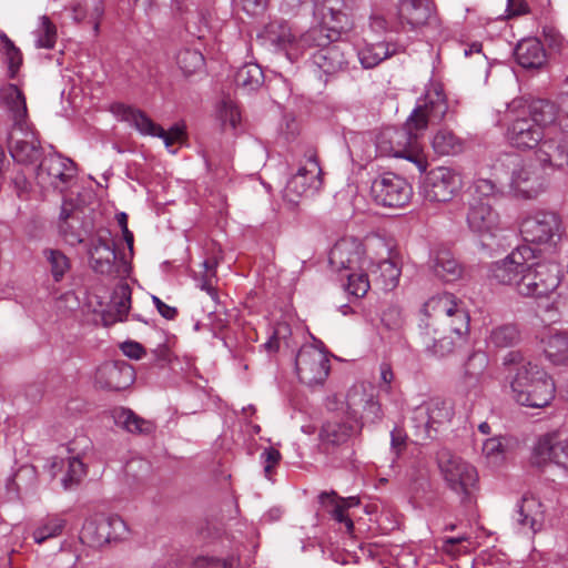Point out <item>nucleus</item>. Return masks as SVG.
Instances as JSON below:
<instances>
[{"label":"nucleus","instance_id":"nucleus-1","mask_svg":"<svg viewBox=\"0 0 568 568\" xmlns=\"http://www.w3.org/2000/svg\"><path fill=\"white\" fill-rule=\"evenodd\" d=\"M318 11L321 24L300 34L286 24H270L266 30L270 42L294 62L305 54L306 45L339 40L341 36L352 28L345 0H323Z\"/></svg>","mask_w":568,"mask_h":568},{"label":"nucleus","instance_id":"nucleus-2","mask_svg":"<svg viewBox=\"0 0 568 568\" xmlns=\"http://www.w3.org/2000/svg\"><path fill=\"white\" fill-rule=\"evenodd\" d=\"M423 344L427 352L445 357L455 349L456 342L469 333V315L463 303L452 293L428 298L423 307Z\"/></svg>","mask_w":568,"mask_h":568},{"label":"nucleus","instance_id":"nucleus-3","mask_svg":"<svg viewBox=\"0 0 568 568\" xmlns=\"http://www.w3.org/2000/svg\"><path fill=\"white\" fill-rule=\"evenodd\" d=\"M557 119V105L548 100L524 103L514 100L507 105L506 139L518 150H531L542 142L545 130Z\"/></svg>","mask_w":568,"mask_h":568},{"label":"nucleus","instance_id":"nucleus-4","mask_svg":"<svg viewBox=\"0 0 568 568\" xmlns=\"http://www.w3.org/2000/svg\"><path fill=\"white\" fill-rule=\"evenodd\" d=\"M505 366H514L509 378L513 399L526 407L542 408L555 397L552 378L538 365L525 361L520 352L511 351L503 359Z\"/></svg>","mask_w":568,"mask_h":568},{"label":"nucleus","instance_id":"nucleus-5","mask_svg":"<svg viewBox=\"0 0 568 568\" xmlns=\"http://www.w3.org/2000/svg\"><path fill=\"white\" fill-rule=\"evenodd\" d=\"M424 131L409 125V118L403 128H385L376 138V149L381 155L403 158L413 162L420 172L426 171L428 162L424 154L422 138Z\"/></svg>","mask_w":568,"mask_h":568},{"label":"nucleus","instance_id":"nucleus-6","mask_svg":"<svg viewBox=\"0 0 568 568\" xmlns=\"http://www.w3.org/2000/svg\"><path fill=\"white\" fill-rule=\"evenodd\" d=\"M364 385H354L347 392L345 416L333 415L322 425L320 439L324 444L343 445L361 434L362 424L356 418V406L362 402Z\"/></svg>","mask_w":568,"mask_h":568},{"label":"nucleus","instance_id":"nucleus-7","mask_svg":"<svg viewBox=\"0 0 568 568\" xmlns=\"http://www.w3.org/2000/svg\"><path fill=\"white\" fill-rule=\"evenodd\" d=\"M90 263L94 272L111 278H125L131 265L124 258H118L109 231H99L89 247Z\"/></svg>","mask_w":568,"mask_h":568},{"label":"nucleus","instance_id":"nucleus-8","mask_svg":"<svg viewBox=\"0 0 568 568\" xmlns=\"http://www.w3.org/2000/svg\"><path fill=\"white\" fill-rule=\"evenodd\" d=\"M112 111L121 118V120L129 122L141 134L161 138L165 146L171 153H175L172 146L175 143H183L185 140V129L183 125L175 124L165 131L161 125L153 122L143 111L122 103L115 104Z\"/></svg>","mask_w":568,"mask_h":568},{"label":"nucleus","instance_id":"nucleus-9","mask_svg":"<svg viewBox=\"0 0 568 568\" xmlns=\"http://www.w3.org/2000/svg\"><path fill=\"white\" fill-rule=\"evenodd\" d=\"M367 248L369 263L366 270L374 266L378 270V280L384 290L396 287L400 276V268L393 242L385 237L374 236L367 241Z\"/></svg>","mask_w":568,"mask_h":568},{"label":"nucleus","instance_id":"nucleus-10","mask_svg":"<svg viewBox=\"0 0 568 568\" xmlns=\"http://www.w3.org/2000/svg\"><path fill=\"white\" fill-rule=\"evenodd\" d=\"M438 467L447 486L457 494L467 496L478 480L476 468L448 450L438 454Z\"/></svg>","mask_w":568,"mask_h":568},{"label":"nucleus","instance_id":"nucleus-11","mask_svg":"<svg viewBox=\"0 0 568 568\" xmlns=\"http://www.w3.org/2000/svg\"><path fill=\"white\" fill-rule=\"evenodd\" d=\"M295 369L302 383L322 385L331 369L328 355L315 344L303 345L296 354Z\"/></svg>","mask_w":568,"mask_h":568},{"label":"nucleus","instance_id":"nucleus-12","mask_svg":"<svg viewBox=\"0 0 568 568\" xmlns=\"http://www.w3.org/2000/svg\"><path fill=\"white\" fill-rule=\"evenodd\" d=\"M447 110L448 104L443 85L430 83L409 115V125H417L418 130L425 132L430 122L442 121Z\"/></svg>","mask_w":568,"mask_h":568},{"label":"nucleus","instance_id":"nucleus-13","mask_svg":"<svg viewBox=\"0 0 568 568\" xmlns=\"http://www.w3.org/2000/svg\"><path fill=\"white\" fill-rule=\"evenodd\" d=\"M560 220L551 212H536L526 216L520 224L524 241L531 244H555L560 239Z\"/></svg>","mask_w":568,"mask_h":568},{"label":"nucleus","instance_id":"nucleus-14","mask_svg":"<svg viewBox=\"0 0 568 568\" xmlns=\"http://www.w3.org/2000/svg\"><path fill=\"white\" fill-rule=\"evenodd\" d=\"M454 416L450 402L435 398L414 410L412 420L415 424L417 435L422 438H432L437 429L449 423Z\"/></svg>","mask_w":568,"mask_h":568},{"label":"nucleus","instance_id":"nucleus-15","mask_svg":"<svg viewBox=\"0 0 568 568\" xmlns=\"http://www.w3.org/2000/svg\"><path fill=\"white\" fill-rule=\"evenodd\" d=\"M74 176L73 161L54 152L44 155L36 170V180L41 187L62 191Z\"/></svg>","mask_w":568,"mask_h":568},{"label":"nucleus","instance_id":"nucleus-16","mask_svg":"<svg viewBox=\"0 0 568 568\" xmlns=\"http://www.w3.org/2000/svg\"><path fill=\"white\" fill-rule=\"evenodd\" d=\"M536 257L535 251L528 245L513 250L506 257L494 262L489 267V276L498 284L515 288L520 274L528 267V262Z\"/></svg>","mask_w":568,"mask_h":568},{"label":"nucleus","instance_id":"nucleus-17","mask_svg":"<svg viewBox=\"0 0 568 568\" xmlns=\"http://www.w3.org/2000/svg\"><path fill=\"white\" fill-rule=\"evenodd\" d=\"M463 187L459 172L446 166H438L428 172L424 182V196L430 202L452 201Z\"/></svg>","mask_w":568,"mask_h":568},{"label":"nucleus","instance_id":"nucleus-18","mask_svg":"<svg viewBox=\"0 0 568 568\" xmlns=\"http://www.w3.org/2000/svg\"><path fill=\"white\" fill-rule=\"evenodd\" d=\"M371 194L378 205L402 207L409 202L412 187L403 178L394 173H385L373 181Z\"/></svg>","mask_w":568,"mask_h":568},{"label":"nucleus","instance_id":"nucleus-19","mask_svg":"<svg viewBox=\"0 0 568 568\" xmlns=\"http://www.w3.org/2000/svg\"><path fill=\"white\" fill-rule=\"evenodd\" d=\"M366 252L368 253L367 244L364 245L355 237H343L332 247L328 261L332 268L337 272L363 271L369 263V257H364Z\"/></svg>","mask_w":568,"mask_h":568},{"label":"nucleus","instance_id":"nucleus-20","mask_svg":"<svg viewBox=\"0 0 568 568\" xmlns=\"http://www.w3.org/2000/svg\"><path fill=\"white\" fill-rule=\"evenodd\" d=\"M129 528L125 521L116 516H99L85 520L81 538L94 546H100L112 540L125 539Z\"/></svg>","mask_w":568,"mask_h":568},{"label":"nucleus","instance_id":"nucleus-21","mask_svg":"<svg viewBox=\"0 0 568 568\" xmlns=\"http://www.w3.org/2000/svg\"><path fill=\"white\" fill-rule=\"evenodd\" d=\"M322 186V169L315 155H310L298 171L287 181L284 197L296 203L302 196L313 194Z\"/></svg>","mask_w":568,"mask_h":568},{"label":"nucleus","instance_id":"nucleus-22","mask_svg":"<svg viewBox=\"0 0 568 568\" xmlns=\"http://www.w3.org/2000/svg\"><path fill=\"white\" fill-rule=\"evenodd\" d=\"M310 49H316L312 54V62L324 74L333 75L347 69L352 53L347 43L334 40L325 44H308L305 52Z\"/></svg>","mask_w":568,"mask_h":568},{"label":"nucleus","instance_id":"nucleus-23","mask_svg":"<svg viewBox=\"0 0 568 568\" xmlns=\"http://www.w3.org/2000/svg\"><path fill=\"white\" fill-rule=\"evenodd\" d=\"M558 285V278L545 264L528 262V267L520 274L515 290L528 297L546 296Z\"/></svg>","mask_w":568,"mask_h":568},{"label":"nucleus","instance_id":"nucleus-24","mask_svg":"<svg viewBox=\"0 0 568 568\" xmlns=\"http://www.w3.org/2000/svg\"><path fill=\"white\" fill-rule=\"evenodd\" d=\"M530 460L538 467L552 463L568 470V438L559 439L555 434L539 437L532 447Z\"/></svg>","mask_w":568,"mask_h":568},{"label":"nucleus","instance_id":"nucleus-25","mask_svg":"<svg viewBox=\"0 0 568 568\" xmlns=\"http://www.w3.org/2000/svg\"><path fill=\"white\" fill-rule=\"evenodd\" d=\"M134 368L125 361L103 363L95 373V384L108 390H122L133 384Z\"/></svg>","mask_w":568,"mask_h":568},{"label":"nucleus","instance_id":"nucleus-26","mask_svg":"<svg viewBox=\"0 0 568 568\" xmlns=\"http://www.w3.org/2000/svg\"><path fill=\"white\" fill-rule=\"evenodd\" d=\"M469 229L480 236L495 237L501 230V222L498 212L488 201L478 200L474 202L467 213Z\"/></svg>","mask_w":568,"mask_h":568},{"label":"nucleus","instance_id":"nucleus-27","mask_svg":"<svg viewBox=\"0 0 568 568\" xmlns=\"http://www.w3.org/2000/svg\"><path fill=\"white\" fill-rule=\"evenodd\" d=\"M537 337L546 357L552 364L568 363V331L556 326H544Z\"/></svg>","mask_w":568,"mask_h":568},{"label":"nucleus","instance_id":"nucleus-28","mask_svg":"<svg viewBox=\"0 0 568 568\" xmlns=\"http://www.w3.org/2000/svg\"><path fill=\"white\" fill-rule=\"evenodd\" d=\"M510 186L517 195L532 199L544 190V181L531 162H520L513 170Z\"/></svg>","mask_w":568,"mask_h":568},{"label":"nucleus","instance_id":"nucleus-29","mask_svg":"<svg viewBox=\"0 0 568 568\" xmlns=\"http://www.w3.org/2000/svg\"><path fill=\"white\" fill-rule=\"evenodd\" d=\"M10 140V153L14 161L31 164L40 159V142L33 132L28 131V125L22 131L14 130Z\"/></svg>","mask_w":568,"mask_h":568},{"label":"nucleus","instance_id":"nucleus-30","mask_svg":"<svg viewBox=\"0 0 568 568\" xmlns=\"http://www.w3.org/2000/svg\"><path fill=\"white\" fill-rule=\"evenodd\" d=\"M0 102L13 122L14 130L22 131L28 125V110L22 91L14 84L0 89Z\"/></svg>","mask_w":568,"mask_h":568},{"label":"nucleus","instance_id":"nucleus-31","mask_svg":"<svg viewBox=\"0 0 568 568\" xmlns=\"http://www.w3.org/2000/svg\"><path fill=\"white\" fill-rule=\"evenodd\" d=\"M546 507L541 500L534 495H524L516 508V521L534 534L542 529L545 523Z\"/></svg>","mask_w":568,"mask_h":568},{"label":"nucleus","instance_id":"nucleus-32","mask_svg":"<svg viewBox=\"0 0 568 568\" xmlns=\"http://www.w3.org/2000/svg\"><path fill=\"white\" fill-rule=\"evenodd\" d=\"M397 17L400 24L407 26L410 30L436 21L430 6L423 0H400L397 7Z\"/></svg>","mask_w":568,"mask_h":568},{"label":"nucleus","instance_id":"nucleus-33","mask_svg":"<svg viewBox=\"0 0 568 568\" xmlns=\"http://www.w3.org/2000/svg\"><path fill=\"white\" fill-rule=\"evenodd\" d=\"M535 155L544 169L564 170L568 168V142L556 143L550 139L542 140Z\"/></svg>","mask_w":568,"mask_h":568},{"label":"nucleus","instance_id":"nucleus-34","mask_svg":"<svg viewBox=\"0 0 568 568\" xmlns=\"http://www.w3.org/2000/svg\"><path fill=\"white\" fill-rule=\"evenodd\" d=\"M488 363L487 355L481 352L473 353L466 362L464 383L468 392H473L475 396H479L484 392V385L487 379L485 372Z\"/></svg>","mask_w":568,"mask_h":568},{"label":"nucleus","instance_id":"nucleus-35","mask_svg":"<svg viewBox=\"0 0 568 568\" xmlns=\"http://www.w3.org/2000/svg\"><path fill=\"white\" fill-rule=\"evenodd\" d=\"M112 418L118 427L133 435L148 436L156 429V424L153 420L141 417L130 408H114Z\"/></svg>","mask_w":568,"mask_h":568},{"label":"nucleus","instance_id":"nucleus-36","mask_svg":"<svg viewBox=\"0 0 568 568\" xmlns=\"http://www.w3.org/2000/svg\"><path fill=\"white\" fill-rule=\"evenodd\" d=\"M433 273L444 282H455L464 274V267L446 248L434 251L429 261Z\"/></svg>","mask_w":568,"mask_h":568},{"label":"nucleus","instance_id":"nucleus-37","mask_svg":"<svg viewBox=\"0 0 568 568\" xmlns=\"http://www.w3.org/2000/svg\"><path fill=\"white\" fill-rule=\"evenodd\" d=\"M515 55L517 62L526 69L540 68L546 61L545 49L536 38L520 41L516 47Z\"/></svg>","mask_w":568,"mask_h":568},{"label":"nucleus","instance_id":"nucleus-38","mask_svg":"<svg viewBox=\"0 0 568 568\" xmlns=\"http://www.w3.org/2000/svg\"><path fill=\"white\" fill-rule=\"evenodd\" d=\"M432 148L440 156L457 155L463 152L465 142L453 130L443 128L434 134Z\"/></svg>","mask_w":568,"mask_h":568},{"label":"nucleus","instance_id":"nucleus-39","mask_svg":"<svg viewBox=\"0 0 568 568\" xmlns=\"http://www.w3.org/2000/svg\"><path fill=\"white\" fill-rule=\"evenodd\" d=\"M515 439L510 436H494L487 438L481 447V452L487 463L497 466L504 463L507 454L514 448Z\"/></svg>","mask_w":568,"mask_h":568},{"label":"nucleus","instance_id":"nucleus-40","mask_svg":"<svg viewBox=\"0 0 568 568\" xmlns=\"http://www.w3.org/2000/svg\"><path fill=\"white\" fill-rule=\"evenodd\" d=\"M520 341V332L514 324H504L491 329L487 345L495 348H505L516 345Z\"/></svg>","mask_w":568,"mask_h":568},{"label":"nucleus","instance_id":"nucleus-41","mask_svg":"<svg viewBox=\"0 0 568 568\" xmlns=\"http://www.w3.org/2000/svg\"><path fill=\"white\" fill-rule=\"evenodd\" d=\"M358 60L363 68L371 69L379 64L390 55L388 45L385 42L364 44L357 51Z\"/></svg>","mask_w":568,"mask_h":568},{"label":"nucleus","instance_id":"nucleus-42","mask_svg":"<svg viewBox=\"0 0 568 568\" xmlns=\"http://www.w3.org/2000/svg\"><path fill=\"white\" fill-rule=\"evenodd\" d=\"M320 503L324 506L329 508L328 511L331 516L338 523H342L345 525L347 532H353L354 530V523L346 514L347 508L343 506V503L338 500L337 495L335 491L332 493H322L320 495Z\"/></svg>","mask_w":568,"mask_h":568},{"label":"nucleus","instance_id":"nucleus-43","mask_svg":"<svg viewBox=\"0 0 568 568\" xmlns=\"http://www.w3.org/2000/svg\"><path fill=\"white\" fill-rule=\"evenodd\" d=\"M65 527V519L58 515L48 516L33 530V540L37 544H43L50 538L60 536Z\"/></svg>","mask_w":568,"mask_h":568},{"label":"nucleus","instance_id":"nucleus-44","mask_svg":"<svg viewBox=\"0 0 568 568\" xmlns=\"http://www.w3.org/2000/svg\"><path fill=\"white\" fill-rule=\"evenodd\" d=\"M263 71L255 63H247L241 67L235 74L236 84L250 91L257 89L263 83Z\"/></svg>","mask_w":568,"mask_h":568},{"label":"nucleus","instance_id":"nucleus-45","mask_svg":"<svg viewBox=\"0 0 568 568\" xmlns=\"http://www.w3.org/2000/svg\"><path fill=\"white\" fill-rule=\"evenodd\" d=\"M43 255L48 262L53 280L60 282L71 267L69 257L63 252L53 248L44 250Z\"/></svg>","mask_w":568,"mask_h":568},{"label":"nucleus","instance_id":"nucleus-46","mask_svg":"<svg viewBox=\"0 0 568 568\" xmlns=\"http://www.w3.org/2000/svg\"><path fill=\"white\" fill-rule=\"evenodd\" d=\"M131 287L126 282H120L112 294V305L115 308V321L122 322L126 318L131 308Z\"/></svg>","mask_w":568,"mask_h":568},{"label":"nucleus","instance_id":"nucleus-47","mask_svg":"<svg viewBox=\"0 0 568 568\" xmlns=\"http://www.w3.org/2000/svg\"><path fill=\"white\" fill-rule=\"evenodd\" d=\"M36 33L38 48L52 49L55 45L57 28L47 16L40 18Z\"/></svg>","mask_w":568,"mask_h":568},{"label":"nucleus","instance_id":"nucleus-48","mask_svg":"<svg viewBox=\"0 0 568 568\" xmlns=\"http://www.w3.org/2000/svg\"><path fill=\"white\" fill-rule=\"evenodd\" d=\"M176 63L185 74H192L203 67L204 57L196 50L183 49L176 55Z\"/></svg>","mask_w":568,"mask_h":568},{"label":"nucleus","instance_id":"nucleus-49","mask_svg":"<svg viewBox=\"0 0 568 568\" xmlns=\"http://www.w3.org/2000/svg\"><path fill=\"white\" fill-rule=\"evenodd\" d=\"M352 271L347 274L346 291L355 297H363L369 290V280L366 272Z\"/></svg>","mask_w":568,"mask_h":568},{"label":"nucleus","instance_id":"nucleus-50","mask_svg":"<svg viewBox=\"0 0 568 568\" xmlns=\"http://www.w3.org/2000/svg\"><path fill=\"white\" fill-rule=\"evenodd\" d=\"M87 470L83 462L79 457H70L68 459L67 475L62 479L63 487L69 489L74 484L80 483Z\"/></svg>","mask_w":568,"mask_h":568},{"label":"nucleus","instance_id":"nucleus-51","mask_svg":"<svg viewBox=\"0 0 568 568\" xmlns=\"http://www.w3.org/2000/svg\"><path fill=\"white\" fill-rule=\"evenodd\" d=\"M219 118L223 125L229 124L232 129H235L241 121V113L237 105L232 100H223L219 108Z\"/></svg>","mask_w":568,"mask_h":568},{"label":"nucleus","instance_id":"nucleus-52","mask_svg":"<svg viewBox=\"0 0 568 568\" xmlns=\"http://www.w3.org/2000/svg\"><path fill=\"white\" fill-rule=\"evenodd\" d=\"M203 266L205 267V275L201 280L199 286L202 291L206 292L213 300H216L217 292L215 288V268L217 266V262L215 260H206L203 262Z\"/></svg>","mask_w":568,"mask_h":568},{"label":"nucleus","instance_id":"nucleus-53","mask_svg":"<svg viewBox=\"0 0 568 568\" xmlns=\"http://www.w3.org/2000/svg\"><path fill=\"white\" fill-rule=\"evenodd\" d=\"M362 398V402H359L356 408L358 406H363V410L373 422L381 420L383 417V410L379 402L376 400L373 395H367L365 390Z\"/></svg>","mask_w":568,"mask_h":568},{"label":"nucleus","instance_id":"nucleus-54","mask_svg":"<svg viewBox=\"0 0 568 568\" xmlns=\"http://www.w3.org/2000/svg\"><path fill=\"white\" fill-rule=\"evenodd\" d=\"M261 459L264 465L265 476L271 479L273 469L281 460V453L277 449L270 447L262 453Z\"/></svg>","mask_w":568,"mask_h":568},{"label":"nucleus","instance_id":"nucleus-55","mask_svg":"<svg viewBox=\"0 0 568 568\" xmlns=\"http://www.w3.org/2000/svg\"><path fill=\"white\" fill-rule=\"evenodd\" d=\"M78 556L71 549H61L52 560V568H73Z\"/></svg>","mask_w":568,"mask_h":568},{"label":"nucleus","instance_id":"nucleus-56","mask_svg":"<svg viewBox=\"0 0 568 568\" xmlns=\"http://www.w3.org/2000/svg\"><path fill=\"white\" fill-rule=\"evenodd\" d=\"M3 37L6 38L7 57L9 60L10 75L13 78L22 62V57H21L19 49H17L13 45V43L6 36H3Z\"/></svg>","mask_w":568,"mask_h":568},{"label":"nucleus","instance_id":"nucleus-57","mask_svg":"<svg viewBox=\"0 0 568 568\" xmlns=\"http://www.w3.org/2000/svg\"><path fill=\"white\" fill-rule=\"evenodd\" d=\"M475 192L485 199L495 196L499 190L497 185L489 179H478L475 182Z\"/></svg>","mask_w":568,"mask_h":568},{"label":"nucleus","instance_id":"nucleus-58","mask_svg":"<svg viewBox=\"0 0 568 568\" xmlns=\"http://www.w3.org/2000/svg\"><path fill=\"white\" fill-rule=\"evenodd\" d=\"M394 381V373L390 364L382 363L379 366V389L385 393H390L392 382Z\"/></svg>","mask_w":568,"mask_h":568},{"label":"nucleus","instance_id":"nucleus-59","mask_svg":"<svg viewBox=\"0 0 568 568\" xmlns=\"http://www.w3.org/2000/svg\"><path fill=\"white\" fill-rule=\"evenodd\" d=\"M347 395L345 400L341 395H332L326 399V408L334 415L345 416Z\"/></svg>","mask_w":568,"mask_h":568},{"label":"nucleus","instance_id":"nucleus-60","mask_svg":"<svg viewBox=\"0 0 568 568\" xmlns=\"http://www.w3.org/2000/svg\"><path fill=\"white\" fill-rule=\"evenodd\" d=\"M554 124H557L562 132L568 133V98L562 99L560 106H557V119Z\"/></svg>","mask_w":568,"mask_h":568},{"label":"nucleus","instance_id":"nucleus-61","mask_svg":"<svg viewBox=\"0 0 568 568\" xmlns=\"http://www.w3.org/2000/svg\"><path fill=\"white\" fill-rule=\"evenodd\" d=\"M152 302L156 307L158 312L166 320H173L178 315L175 307L165 304L160 297L153 295Z\"/></svg>","mask_w":568,"mask_h":568},{"label":"nucleus","instance_id":"nucleus-62","mask_svg":"<svg viewBox=\"0 0 568 568\" xmlns=\"http://www.w3.org/2000/svg\"><path fill=\"white\" fill-rule=\"evenodd\" d=\"M121 348L125 356L133 359H140L144 355L143 347L136 342H125Z\"/></svg>","mask_w":568,"mask_h":568},{"label":"nucleus","instance_id":"nucleus-63","mask_svg":"<svg viewBox=\"0 0 568 568\" xmlns=\"http://www.w3.org/2000/svg\"><path fill=\"white\" fill-rule=\"evenodd\" d=\"M507 11L509 16H519L527 12V4L521 0H508Z\"/></svg>","mask_w":568,"mask_h":568},{"label":"nucleus","instance_id":"nucleus-64","mask_svg":"<svg viewBox=\"0 0 568 568\" xmlns=\"http://www.w3.org/2000/svg\"><path fill=\"white\" fill-rule=\"evenodd\" d=\"M546 40L549 42L550 47H555L560 49L562 47L564 38L554 29H548L544 31Z\"/></svg>","mask_w":568,"mask_h":568}]
</instances>
